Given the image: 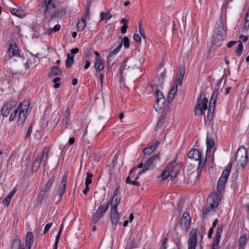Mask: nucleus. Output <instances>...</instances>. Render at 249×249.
Here are the masks:
<instances>
[{
  "label": "nucleus",
  "mask_w": 249,
  "mask_h": 249,
  "mask_svg": "<svg viewBox=\"0 0 249 249\" xmlns=\"http://www.w3.org/2000/svg\"><path fill=\"white\" fill-rule=\"evenodd\" d=\"M236 162L235 170H249V162L246 148L244 146L239 147L235 157ZM249 162V164H248Z\"/></svg>",
  "instance_id": "obj_1"
},
{
  "label": "nucleus",
  "mask_w": 249,
  "mask_h": 249,
  "mask_svg": "<svg viewBox=\"0 0 249 249\" xmlns=\"http://www.w3.org/2000/svg\"><path fill=\"white\" fill-rule=\"evenodd\" d=\"M41 7L45 8L44 13L45 18H50L49 22L58 17L59 11L56 9L53 0H43Z\"/></svg>",
  "instance_id": "obj_2"
},
{
  "label": "nucleus",
  "mask_w": 249,
  "mask_h": 249,
  "mask_svg": "<svg viewBox=\"0 0 249 249\" xmlns=\"http://www.w3.org/2000/svg\"><path fill=\"white\" fill-rule=\"evenodd\" d=\"M118 189H117L111 201L110 220L112 224L117 225L119 219V213L117 207L121 200V197L117 196Z\"/></svg>",
  "instance_id": "obj_3"
},
{
  "label": "nucleus",
  "mask_w": 249,
  "mask_h": 249,
  "mask_svg": "<svg viewBox=\"0 0 249 249\" xmlns=\"http://www.w3.org/2000/svg\"><path fill=\"white\" fill-rule=\"evenodd\" d=\"M215 27L214 33L213 36L212 44L219 46L226 37V30L222 20L217 22Z\"/></svg>",
  "instance_id": "obj_4"
},
{
  "label": "nucleus",
  "mask_w": 249,
  "mask_h": 249,
  "mask_svg": "<svg viewBox=\"0 0 249 249\" xmlns=\"http://www.w3.org/2000/svg\"><path fill=\"white\" fill-rule=\"evenodd\" d=\"M29 104L27 102H20L18 106V112L17 123L22 124L27 118V114L29 109Z\"/></svg>",
  "instance_id": "obj_5"
},
{
  "label": "nucleus",
  "mask_w": 249,
  "mask_h": 249,
  "mask_svg": "<svg viewBox=\"0 0 249 249\" xmlns=\"http://www.w3.org/2000/svg\"><path fill=\"white\" fill-rule=\"evenodd\" d=\"M203 92L200 93V97L197 100V105L195 108V114H203L205 113V111L207 109V103L208 99L205 97L203 99H201L203 96Z\"/></svg>",
  "instance_id": "obj_6"
},
{
  "label": "nucleus",
  "mask_w": 249,
  "mask_h": 249,
  "mask_svg": "<svg viewBox=\"0 0 249 249\" xmlns=\"http://www.w3.org/2000/svg\"><path fill=\"white\" fill-rule=\"evenodd\" d=\"M50 150V148L49 147H45L42 150L41 155L39 157H37L33 163L32 166V171H37L39 170V168L41 165V162L43 159L45 158V161H46L48 153Z\"/></svg>",
  "instance_id": "obj_7"
},
{
  "label": "nucleus",
  "mask_w": 249,
  "mask_h": 249,
  "mask_svg": "<svg viewBox=\"0 0 249 249\" xmlns=\"http://www.w3.org/2000/svg\"><path fill=\"white\" fill-rule=\"evenodd\" d=\"M152 88L153 90L154 91L156 97V100L154 105V107L156 109L158 108H161V106L165 103V98H164L162 93L158 89V86L157 85H153L152 86Z\"/></svg>",
  "instance_id": "obj_8"
},
{
  "label": "nucleus",
  "mask_w": 249,
  "mask_h": 249,
  "mask_svg": "<svg viewBox=\"0 0 249 249\" xmlns=\"http://www.w3.org/2000/svg\"><path fill=\"white\" fill-rule=\"evenodd\" d=\"M136 61L137 58L134 56L125 58L121 65L120 72H121L122 69L127 70L129 69H133L135 68H137Z\"/></svg>",
  "instance_id": "obj_9"
},
{
  "label": "nucleus",
  "mask_w": 249,
  "mask_h": 249,
  "mask_svg": "<svg viewBox=\"0 0 249 249\" xmlns=\"http://www.w3.org/2000/svg\"><path fill=\"white\" fill-rule=\"evenodd\" d=\"M188 249H196L197 244V229L191 230L189 234Z\"/></svg>",
  "instance_id": "obj_10"
},
{
  "label": "nucleus",
  "mask_w": 249,
  "mask_h": 249,
  "mask_svg": "<svg viewBox=\"0 0 249 249\" xmlns=\"http://www.w3.org/2000/svg\"><path fill=\"white\" fill-rule=\"evenodd\" d=\"M229 173L230 172H222L217 185V191L219 194L222 193L225 189V185L229 176Z\"/></svg>",
  "instance_id": "obj_11"
},
{
  "label": "nucleus",
  "mask_w": 249,
  "mask_h": 249,
  "mask_svg": "<svg viewBox=\"0 0 249 249\" xmlns=\"http://www.w3.org/2000/svg\"><path fill=\"white\" fill-rule=\"evenodd\" d=\"M120 153L119 151L114 156L110 167L113 170L120 171L123 166V161L122 160L121 155L120 156V162H118L117 160L119 159Z\"/></svg>",
  "instance_id": "obj_12"
},
{
  "label": "nucleus",
  "mask_w": 249,
  "mask_h": 249,
  "mask_svg": "<svg viewBox=\"0 0 249 249\" xmlns=\"http://www.w3.org/2000/svg\"><path fill=\"white\" fill-rule=\"evenodd\" d=\"M178 72L179 73V76L178 79H176L174 81V85L170 90L171 92L174 93H176L177 89H178V84L179 86H181L182 83V81L183 79L184 75L185 74V69L184 68L179 69L178 70Z\"/></svg>",
  "instance_id": "obj_13"
},
{
  "label": "nucleus",
  "mask_w": 249,
  "mask_h": 249,
  "mask_svg": "<svg viewBox=\"0 0 249 249\" xmlns=\"http://www.w3.org/2000/svg\"><path fill=\"white\" fill-rule=\"evenodd\" d=\"M160 158L158 155H155L151 157L144 164V169L142 170H147L152 169L157 162L160 161Z\"/></svg>",
  "instance_id": "obj_14"
},
{
  "label": "nucleus",
  "mask_w": 249,
  "mask_h": 249,
  "mask_svg": "<svg viewBox=\"0 0 249 249\" xmlns=\"http://www.w3.org/2000/svg\"><path fill=\"white\" fill-rule=\"evenodd\" d=\"M181 170V165L177 163L175 160L169 162L163 171H180Z\"/></svg>",
  "instance_id": "obj_15"
},
{
  "label": "nucleus",
  "mask_w": 249,
  "mask_h": 249,
  "mask_svg": "<svg viewBox=\"0 0 249 249\" xmlns=\"http://www.w3.org/2000/svg\"><path fill=\"white\" fill-rule=\"evenodd\" d=\"M207 150L206 154L210 156H213L215 151L214 142L213 138L207 135L206 139Z\"/></svg>",
  "instance_id": "obj_16"
},
{
  "label": "nucleus",
  "mask_w": 249,
  "mask_h": 249,
  "mask_svg": "<svg viewBox=\"0 0 249 249\" xmlns=\"http://www.w3.org/2000/svg\"><path fill=\"white\" fill-rule=\"evenodd\" d=\"M219 198L217 194L213 193L208 196L206 203L215 209L219 205Z\"/></svg>",
  "instance_id": "obj_17"
},
{
  "label": "nucleus",
  "mask_w": 249,
  "mask_h": 249,
  "mask_svg": "<svg viewBox=\"0 0 249 249\" xmlns=\"http://www.w3.org/2000/svg\"><path fill=\"white\" fill-rule=\"evenodd\" d=\"M140 174L135 175V172H129V176L126 178L125 182L127 184L134 185L136 186H140V183L136 181V180L139 178Z\"/></svg>",
  "instance_id": "obj_18"
},
{
  "label": "nucleus",
  "mask_w": 249,
  "mask_h": 249,
  "mask_svg": "<svg viewBox=\"0 0 249 249\" xmlns=\"http://www.w3.org/2000/svg\"><path fill=\"white\" fill-rule=\"evenodd\" d=\"M6 55L9 57V58L13 56L20 57L19 51L16 44L14 45H13V44H10Z\"/></svg>",
  "instance_id": "obj_19"
},
{
  "label": "nucleus",
  "mask_w": 249,
  "mask_h": 249,
  "mask_svg": "<svg viewBox=\"0 0 249 249\" xmlns=\"http://www.w3.org/2000/svg\"><path fill=\"white\" fill-rule=\"evenodd\" d=\"M123 45V42L121 41L119 45L113 51H111L109 54V55L107 57V62L108 65L110 64V67H111L114 64V62H113L111 63L112 61V57L113 55L117 53L120 50Z\"/></svg>",
  "instance_id": "obj_20"
},
{
  "label": "nucleus",
  "mask_w": 249,
  "mask_h": 249,
  "mask_svg": "<svg viewBox=\"0 0 249 249\" xmlns=\"http://www.w3.org/2000/svg\"><path fill=\"white\" fill-rule=\"evenodd\" d=\"M67 178H68V175L67 174H65L63 176V178L59 185V188H58V195L60 197L63 195V194H64V193L65 192L66 185H67Z\"/></svg>",
  "instance_id": "obj_21"
},
{
  "label": "nucleus",
  "mask_w": 249,
  "mask_h": 249,
  "mask_svg": "<svg viewBox=\"0 0 249 249\" xmlns=\"http://www.w3.org/2000/svg\"><path fill=\"white\" fill-rule=\"evenodd\" d=\"M190 222L191 218L189 214L188 213H184L180 220L181 226L187 229L189 227Z\"/></svg>",
  "instance_id": "obj_22"
},
{
  "label": "nucleus",
  "mask_w": 249,
  "mask_h": 249,
  "mask_svg": "<svg viewBox=\"0 0 249 249\" xmlns=\"http://www.w3.org/2000/svg\"><path fill=\"white\" fill-rule=\"evenodd\" d=\"M178 172H162L160 176H158L157 180L158 182L162 181L167 178V177H171V180H174L176 178Z\"/></svg>",
  "instance_id": "obj_23"
},
{
  "label": "nucleus",
  "mask_w": 249,
  "mask_h": 249,
  "mask_svg": "<svg viewBox=\"0 0 249 249\" xmlns=\"http://www.w3.org/2000/svg\"><path fill=\"white\" fill-rule=\"evenodd\" d=\"M55 174L53 173H50L49 175V179L47 181L45 186L42 188V192H47L50 190L55 180Z\"/></svg>",
  "instance_id": "obj_24"
},
{
  "label": "nucleus",
  "mask_w": 249,
  "mask_h": 249,
  "mask_svg": "<svg viewBox=\"0 0 249 249\" xmlns=\"http://www.w3.org/2000/svg\"><path fill=\"white\" fill-rule=\"evenodd\" d=\"M188 157L195 160H198L201 158V153L196 149H192L188 153Z\"/></svg>",
  "instance_id": "obj_25"
},
{
  "label": "nucleus",
  "mask_w": 249,
  "mask_h": 249,
  "mask_svg": "<svg viewBox=\"0 0 249 249\" xmlns=\"http://www.w3.org/2000/svg\"><path fill=\"white\" fill-rule=\"evenodd\" d=\"M211 156L206 155L205 158L204 160H201L200 159L199 160L198 166L197 168L198 171H202L204 170L205 171L207 170V160H209V159Z\"/></svg>",
  "instance_id": "obj_26"
},
{
  "label": "nucleus",
  "mask_w": 249,
  "mask_h": 249,
  "mask_svg": "<svg viewBox=\"0 0 249 249\" xmlns=\"http://www.w3.org/2000/svg\"><path fill=\"white\" fill-rule=\"evenodd\" d=\"M33 242L34 239L33 233L31 231L27 232L25 238V244L26 249H31Z\"/></svg>",
  "instance_id": "obj_27"
},
{
  "label": "nucleus",
  "mask_w": 249,
  "mask_h": 249,
  "mask_svg": "<svg viewBox=\"0 0 249 249\" xmlns=\"http://www.w3.org/2000/svg\"><path fill=\"white\" fill-rule=\"evenodd\" d=\"M200 176V172H190V173L188 174L187 181L191 184H195Z\"/></svg>",
  "instance_id": "obj_28"
},
{
  "label": "nucleus",
  "mask_w": 249,
  "mask_h": 249,
  "mask_svg": "<svg viewBox=\"0 0 249 249\" xmlns=\"http://www.w3.org/2000/svg\"><path fill=\"white\" fill-rule=\"evenodd\" d=\"M215 209L208 204L207 203H206L205 205L204 206L202 213L203 214V217H207L209 214H211L212 213H213Z\"/></svg>",
  "instance_id": "obj_29"
},
{
  "label": "nucleus",
  "mask_w": 249,
  "mask_h": 249,
  "mask_svg": "<svg viewBox=\"0 0 249 249\" xmlns=\"http://www.w3.org/2000/svg\"><path fill=\"white\" fill-rule=\"evenodd\" d=\"M104 63L101 60V59H95L94 62V68L97 71H100L104 68Z\"/></svg>",
  "instance_id": "obj_30"
},
{
  "label": "nucleus",
  "mask_w": 249,
  "mask_h": 249,
  "mask_svg": "<svg viewBox=\"0 0 249 249\" xmlns=\"http://www.w3.org/2000/svg\"><path fill=\"white\" fill-rule=\"evenodd\" d=\"M218 91L217 89H214L211 96L209 105L211 107H214L216 100L218 96Z\"/></svg>",
  "instance_id": "obj_31"
},
{
  "label": "nucleus",
  "mask_w": 249,
  "mask_h": 249,
  "mask_svg": "<svg viewBox=\"0 0 249 249\" xmlns=\"http://www.w3.org/2000/svg\"><path fill=\"white\" fill-rule=\"evenodd\" d=\"M10 11L12 15H15L18 17L22 18L25 17V14L23 11H21L14 8H11Z\"/></svg>",
  "instance_id": "obj_32"
},
{
  "label": "nucleus",
  "mask_w": 249,
  "mask_h": 249,
  "mask_svg": "<svg viewBox=\"0 0 249 249\" xmlns=\"http://www.w3.org/2000/svg\"><path fill=\"white\" fill-rule=\"evenodd\" d=\"M67 59L66 61V66L67 68H71L74 63V56L71 53H67Z\"/></svg>",
  "instance_id": "obj_33"
},
{
  "label": "nucleus",
  "mask_w": 249,
  "mask_h": 249,
  "mask_svg": "<svg viewBox=\"0 0 249 249\" xmlns=\"http://www.w3.org/2000/svg\"><path fill=\"white\" fill-rule=\"evenodd\" d=\"M109 205V202H108L106 205H100L96 212L99 213L101 214L103 216L104 213L107 211Z\"/></svg>",
  "instance_id": "obj_34"
},
{
  "label": "nucleus",
  "mask_w": 249,
  "mask_h": 249,
  "mask_svg": "<svg viewBox=\"0 0 249 249\" xmlns=\"http://www.w3.org/2000/svg\"><path fill=\"white\" fill-rule=\"evenodd\" d=\"M61 29V25L59 24L55 25L53 28H50L47 30L44 34L46 35H51L54 32L59 31Z\"/></svg>",
  "instance_id": "obj_35"
},
{
  "label": "nucleus",
  "mask_w": 249,
  "mask_h": 249,
  "mask_svg": "<svg viewBox=\"0 0 249 249\" xmlns=\"http://www.w3.org/2000/svg\"><path fill=\"white\" fill-rule=\"evenodd\" d=\"M21 248L20 239H15L13 241L12 249H21Z\"/></svg>",
  "instance_id": "obj_36"
},
{
  "label": "nucleus",
  "mask_w": 249,
  "mask_h": 249,
  "mask_svg": "<svg viewBox=\"0 0 249 249\" xmlns=\"http://www.w3.org/2000/svg\"><path fill=\"white\" fill-rule=\"evenodd\" d=\"M86 26L85 20L84 18L78 20L77 24L78 31H81L84 30Z\"/></svg>",
  "instance_id": "obj_37"
},
{
  "label": "nucleus",
  "mask_w": 249,
  "mask_h": 249,
  "mask_svg": "<svg viewBox=\"0 0 249 249\" xmlns=\"http://www.w3.org/2000/svg\"><path fill=\"white\" fill-rule=\"evenodd\" d=\"M11 110V109H10L6 105L4 104L1 109L0 112L3 117H7L9 114Z\"/></svg>",
  "instance_id": "obj_38"
},
{
  "label": "nucleus",
  "mask_w": 249,
  "mask_h": 249,
  "mask_svg": "<svg viewBox=\"0 0 249 249\" xmlns=\"http://www.w3.org/2000/svg\"><path fill=\"white\" fill-rule=\"evenodd\" d=\"M100 17L101 20H108L112 18V15L108 12H101Z\"/></svg>",
  "instance_id": "obj_39"
},
{
  "label": "nucleus",
  "mask_w": 249,
  "mask_h": 249,
  "mask_svg": "<svg viewBox=\"0 0 249 249\" xmlns=\"http://www.w3.org/2000/svg\"><path fill=\"white\" fill-rule=\"evenodd\" d=\"M61 71L57 66H53L51 68V75L56 76L61 74Z\"/></svg>",
  "instance_id": "obj_40"
},
{
  "label": "nucleus",
  "mask_w": 249,
  "mask_h": 249,
  "mask_svg": "<svg viewBox=\"0 0 249 249\" xmlns=\"http://www.w3.org/2000/svg\"><path fill=\"white\" fill-rule=\"evenodd\" d=\"M154 148H153V145H151L144 148L142 150L143 154L144 155H149L154 151Z\"/></svg>",
  "instance_id": "obj_41"
},
{
  "label": "nucleus",
  "mask_w": 249,
  "mask_h": 249,
  "mask_svg": "<svg viewBox=\"0 0 249 249\" xmlns=\"http://www.w3.org/2000/svg\"><path fill=\"white\" fill-rule=\"evenodd\" d=\"M103 216L101 214L97 212H96L95 213L93 214L92 217V221L94 223H96L100 218Z\"/></svg>",
  "instance_id": "obj_42"
},
{
  "label": "nucleus",
  "mask_w": 249,
  "mask_h": 249,
  "mask_svg": "<svg viewBox=\"0 0 249 249\" xmlns=\"http://www.w3.org/2000/svg\"><path fill=\"white\" fill-rule=\"evenodd\" d=\"M93 177V175L90 172H87V177L85 180V185H89L92 182L91 178Z\"/></svg>",
  "instance_id": "obj_43"
},
{
  "label": "nucleus",
  "mask_w": 249,
  "mask_h": 249,
  "mask_svg": "<svg viewBox=\"0 0 249 249\" xmlns=\"http://www.w3.org/2000/svg\"><path fill=\"white\" fill-rule=\"evenodd\" d=\"M247 241V238L245 235H241L240 237L239 240V247L242 248L243 247L246 243Z\"/></svg>",
  "instance_id": "obj_44"
},
{
  "label": "nucleus",
  "mask_w": 249,
  "mask_h": 249,
  "mask_svg": "<svg viewBox=\"0 0 249 249\" xmlns=\"http://www.w3.org/2000/svg\"><path fill=\"white\" fill-rule=\"evenodd\" d=\"M165 116L163 115H161L155 126L156 130L158 129L161 125H162Z\"/></svg>",
  "instance_id": "obj_45"
},
{
  "label": "nucleus",
  "mask_w": 249,
  "mask_h": 249,
  "mask_svg": "<svg viewBox=\"0 0 249 249\" xmlns=\"http://www.w3.org/2000/svg\"><path fill=\"white\" fill-rule=\"evenodd\" d=\"M243 50V45L241 42H240L237 49L236 50V53L238 56H240Z\"/></svg>",
  "instance_id": "obj_46"
},
{
  "label": "nucleus",
  "mask_w": 249,
  "mask_h": 249,
  "mask_svg": "<svg viewBox=\"0 0 249 249\" xmlns=\"http://www.w3.org/2000/svg\"><path fill=\"white\" fill-rule=\"evenodd\" d=\"M211 158V162H209V160H208V161L207 162V170H212V169L213 168L214 163V162H213V156H211L210 157Z\"/></svg>",
  "instance_id": "obj_47"
},
{
  "label": "nucleus",
  "mask_w": 249,
  "mask_h": 249,
  "mask_svg": "<svg viewBox=\"0 0 249 249\" xmlns=\"http://www.w3.org/2000/svg\"><path fill=\"white\" fill-rule=\"evenodd\" d=\"M18 112V109H16L14 111H12L10 114V117H9V121L12 122L15 120L16 117L17 116V114Z\"/></svg>",
  "instance_id": "obj_48"
},
{
  "label": "nucleus",
  "mask_w": 249,
  "mask_h": 249,
  "mask_svg": "<svg viewBox=\"0 0 249 249\" xmlns=\"http://www.w3.org/2000/svg\"><path fill=\"white\" fill-rule=\"evenodd\" d=\"M17 104V101L12 100L9 101L8 103H7L5 105H6L10 109H12L14 107H16Z\"/></svg>",
  "instance_id": "obj_49"
},
{
  "label": "nucleus",
  "mask_w": 249,
  "mask_h": 249,
  "mask_svg": "<svg viewBox=\"0 0 249 249\" xmlns=\"http://www.w3.org/2000/svg\"><path fill=\"white\" fill-rule=\"evenodd\" d=\"M145 59L143 56L137 58L136 64H137V68L140 67L144 62Z\"/></svg>",
  "instance_id": "obj_50"
},
{
  "label": "nucleus",
  "mask_w": 249,
  "mask_h": 249,
  "mask_svg": "<svg viewBox=\"0 0 249 249\" xmlns=\"http://www.w3.org/2000/svg\"><path fill=\"white\" fill-rule=\"evenodd\" d=\"M124 44V47L125 48H128L129 47V39L127 36H124L123 38V40H121Z\"/></svg>",
  "instance_id": "obj_51"
},
{
  "label": "nucleus",
  "mask_w": 249,
  "mask_h": 249,
  "mask_svg": "<svg viewBox=\"0 0 249 249\" xmlns=\"http://www.w3.org/2000/svg\"><path fill=\"white\" fill-rule=\"evenodd\" d=\"M89 7H90V4H89L86 8V11L85 13V14L83 18L85 19V20L86 19H89Z\"/></svg>",
  "instance_id": "obj_52"
},
{
  "label": "nucleus",
  "mask_w": 249,
  "mask_h": 249,
  "mask_svg": "<svg viewBox=\"0 0 249 249\" xmlns=\"http://www.w3.org/2000/svg\"><path fill=\"white\" fill-rule=\"evenodd\" d=\"M168 239L164 237L162 239L161 249H166Z\"/></svg>",
  "instance_id": "obj_53"
},
{
  "label": "nucleus",
  "mask_w": 249,
  "mask_h": 249,
  "mask_svg": "<svg viewBox=\"0 0 249 249\" xmlns=\"http://www.w3.org/2000/svg\"><path fill=\"white\" fill-rule=\"evenodd\" d=\"M175 94V93H174L170 91L167 96V101L168 103H170L173 101Z\"/></svg>",
  "instance_id": "obj_54"
},
{
  "label": "nucleus",
  "mask_w": 249,
  "mask_h": 249,
  "mask_svg": "<svg viewBox=\"0 0 249 249\" xmlns=\"http://www.w3.org/2000/svg\"><path fill=\"white\" fill-rule=\"evenodd\" d=\"M212 109H213V111H214V107H211L209 105L207 114V119L208 120H211L213 118V114L210 113V111H212Z\"/></svg>",
  "instance_id": "obj_55"
},
{
  "label": "nucleus",
  "mask_w": 249,
  "mask_h": 249,
  "mask_svg": "<svg viewBox=\"0 0 249 249\" xmlns=\"http://www.w3.org/2000/svg\"><path fill=\"white\" fill-rule=\"evenodd\" d=\"M222 231L223 229L222 227H218L217 228L215 237L220 238L221 236V233H222Z\"/></svg>",
  "instance_id": "obj_56"
},
{
  "label": "nucleus",
  "mask_w": 249,
  "mask_h": 249,
  "mask_svg": "<svg viewBox=\"0 0 249 249\" xmlns=\"http://www.w3.org/2000/svg\"><path fill=\"white\" fill-rule=\"evenodd\" d=\"M134 40L137 43H140L141 42V38L138 34H134L133 36Z\"/></svg>",
  "instance_id": "obj_57"
},
{
  "label": "nucleus",
  "mask_w": 249,
  "mask_h": 249,
  "mask_svg": "<svg viewBox=\"0 0 249 249\" xmlns=\"http://www.w3.org/2000/svg\"><path fill=\"white\" fill-rule=\"evenodd\" d=\"M52 225H53L52 223H49L46 225V226L44 228V232H43L44 234H45L49 230V229H50V228L51 227Z\"/></svg>",
  "instance_id": "obj_58"
},
{
  "label": "nucleus",
  "mask_w": 249,
  "mask_h": 249,
  "mask_svg": "<svg viewBox=\"0 0 249 249\" xmlns=\"http://www.w3.org/2000/svg\"><path fill=\"white\" fill-rule=\"evenodd\" d=\"M32 125H30L28 127L27 131L26 132V136H25L26 138H28L30 136L31 134L32 133Z\"/></svg>",
  "instance_id": "obj_59"
},
{
  "label": "nucleus",
  "mask_w": 249,
  "mask_h": 249,
  "mask_svg": "<svg viewBox=\"0 0 249 249\" xmlns=\"http://www.w3.org/2000/svg\"><path fill=\"white\" fill-rule=\"evenodd\" d=\"M59 238H60V235L57 234L56 237V238H55V243H54V246L53 249H57V245H58V241H59Z\"/></svg>",
  "instance_id": "obj_60"
},
{
  "label": "nucleus",
  "mask_w": 249,
  "mask_h": 249,
  "mask_svg": "<svg viewBox=\"0 0 249 249\" xmlns=\"http://www.w3.org/2000/svg\"><path fill=\"white\" fill-rule=\"evenodd\" d=\"M65 119H70V111L69 108H67L65 111Z\"/></svg>",
  "instance_id": "obj_61"
},
{
  "label": "nucleus",
  "mask_w": 249,
  "mask_h": 249,
  "mask_svg": "<svg viewBox=\"0 0 249 249\" xmlns=\"http://www.w3.org/2000/svg\"><path fill=\"white\" fill-rule=\"evenodd\" d=\"M70 122V119H64L63 123L64 124L65 126V127L67 128L68 127Z\"/></svg>",
  "instance_id": "obj_62"
},
{
  "label": "nucleus",
  "mask_w": 249,
  "mask_h": 249,
  "mask_svg": "<svg viewBox=\"0 0 249 249\" xmlns=\"http://www.w3.org/2000/svg\"><path fill=\"white\" fill-rule=\"evenodd\" d=\"M232 166V162H230L223 171H230Z\"/></svg>",
  "instance_id": "obj_63"
},
{
  "label": "nucleus",
  "mask_w": 249,
  "mask_h": 249,
  "mask_svg": "<svg viewBox=\"0 0 249 249\" xmlns=\"http://www.w3.org/2000/svg\"><path fill=\"white\" fill-rule=\"evenodd\" d=\"M128 28V26L127 25H123L121 27V32L122 34H124L126 33V29Z\"/></svg>",
  "instance_id": "obj_64"
}]
</instances>
